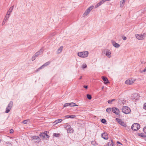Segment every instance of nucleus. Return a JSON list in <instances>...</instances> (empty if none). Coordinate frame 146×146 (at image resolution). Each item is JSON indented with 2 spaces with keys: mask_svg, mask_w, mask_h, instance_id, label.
Masks as SVG:
<instances>
[{
  "mask_svg": "<svg viewBox=\"0 0 146 146\" xmlns=\"http://www.w3.org/2000/svg\"><path fill=\"white\" fill-rule=\"evenodd\" d=\"M117 143H119V144H121V145H122L121 143L120 142H119V141H117Z\"/></svg>",
  "mask_w": 146,
  "mask_h": 146,
  "instance_id": "obj_48",
  "label": "nucleus"
},
{
  "mask_svg": "<svg viewBox=\"0 0 146 146\" xmlns=\"http://www.w3.org/2000/svg\"><path fill=\"white\" fill-rule=\"evenodd\" d=\"M115 121L120 125L124 127H126L127 126L125 122L119 119L116 118Z\"/></svg>",
  "mask_w": 146,
  "mask_h": 146,
  "instance_id": "obj_6",
  "label": "nucleus"
},
{
  "mask_svg": "<svg viewBox=\"0 0 146 146\" xmlns=\"http://www.w3.org/2000/svg\"><path fill=\"white\" fill-rule=\"evenodd\" d=\"M14 132V130L13 129H11L10 131V133H13Z\"/></svg>",
  "mask_w": 146,
  "mask_h": 146,
  "instance_id": "obj_43",
  "label": "nucleus"
},
{
  "mask_svg": "<svg viewBox=\"0 0 146 146\" xmlns=\"http://www.w3.org/2000/svg\"><path fill=\"white\" fill-rule=\"evenodd\" d=\"M101 137L107 140L108 139V137L107 133H104L101 134Z\"/></svg>",
  "mask_w": 146,
  "mask_h": 146,
  "instance_id": "obj_14",
  "label": "nucleus"
},
{
  "mask_svg": "<svg viewBox=\"0 0 146 146\" xmlns=\"http://www.w3.org/2000/svg\"><path fill=\"white\" fill-rule=\"evenodd\" d=\"M140 72L141 73H143V72H144L146 71V67L144 68V69L143 70H140Z\"/></svg>",
  "mask_w": 146,
  "mask_h": 146,
  "instance_id": "obj_35",
  "label": "nucleus"
},
{
  "mask_svg": "<svg viewBox=\"0 0 146 146\" xmlns=\"http://www.w3.org/2000/svg\"><path fill=\"white\" fill-rule=\"evenodd\" d=\"M145 35L146 34L145 33L141 35L137 34L135 35V36L137 39L139 40H142L144 39Z\"/></svg>",
  "mask_w": 146,
  "mask_h": 146,
  "instance_id": "obj_5",
  "label": "nucleus"
},
{
  "mask_svg": "<svg viewBox=\"0 0 146 146\" xmlns=\"http://www.w3.org/2000/svg\"><path fill=\"white\" fill-rule=\"evenodd\" d=\"M94 7L93 6H91L83 14V16L84 17L87 16L89 13L90 11H91L93 8Z\"/></svg>",
  "mask_w": 146,
  "mask_h": 146,
  "instance_id": "obj_4",
  "label": "nucleus"
},
{
  "mask_svg": "<svg viewBox=\"0 0 146 146\" xmlns=\"http://www.w3.org/2000/svg\"><path fill=\"white\" fill-rule=\"evenodd\" d=\"M9 108H9L7 107V108H6L5 112L6 113H9L10 111V110L11 109H9Z\"/></svg>",
  "mask_w": 146,
  "mask_h": 146,
  "instance_id": "obj_31",
  "label": "nucleus"
},
{
  "mask_svg": "<svg viewBox=\"0 0 146 146\" xmlns=\"http://www.w3.org/2000/svg\"><path fill=\"white\" fill-rule=\"evenodd\" d=\"M108 102L109 104H111L112 102L111 101V100H108Z\"/></svg>",
  "mask_w": 146,
  "mask_h": 146,
  "instance_id": "obj_44",
  "label": "nucleus"
},
{
  "mask_svg": "<svg viewBox=\"0 0 146 146\" xmlns=\"http://www.w3.org/2000/svg\"><path fill=\"white\" fill-rule=\"evenodd\" d=\"M127 39V38L125 36H124L123 38V39L124 40H126Z\"/></svg>",
  "mask_w": 146,
  "mask_h": 146,
  "instance_id": "obj_46",
  "label": "nucleus"
},
{
  "mask_svg": "<svg viewBox=\"0 0 146 146\" xmlns=\"http://www.w3.org/2000/svg\"><path fill=\"white\" fill-rule=\"evenodd\" d=\"M39 136L43 138H45V136H46L47 138H48L49 137V136L47 135L46 133H45V132L43 133H41L39 135Z\"/></svg>",
  "mask_w": 146,
  "mask_h": 146,
  "instance_id": "obj_12",
  "label": "nucleus"
},
{
  "mask_svg": "<svg viewBox=\"0 0 146 146\" xmlns=\"http://www.w3.org/2000/svg\"><path fill=\"white\" fill-rule=\"evenodd\" d=\"M6 143L7 144H8L9 143H10L9 142H6Z\"/></svg>",
  "mask_w": 146,
  "mask_h": 146,
  "instance_id": "obj_49",
  "label": "nucleus"
},
{
  "mask_svg": "<svg viewBox=\"0 0 146 146\" xmlns=\"http://www.w3.org/2000/svg\"><path fill=\"white\" fill-rule=\"evenodd\" d=\"M69 106L71 107L78 106L75 103L73 102L69 103Z\"/></svg>",
  "mask_w": 146,
  "mask_h": 146,
  "instance_id": "obj_23",
  "label": "nucleus"
},
{
  "mask_svg": "<svg viewBox=\"0 0 146 146\" xmlns=\"http://www.w3.org/2000/svg\"><path fill=\"white\" fill-rule=\"evenodd\" d=\"M103 88H104V86H103V87H102V89Z\"/></svg>",
  "mask_w": 146,
  "mask_h": 146,
  "instance_id": "obj_52",
  "label": "nucleus"
},
{
  "mask_svg": "<svg viewBox=\"0 0 146 146\" xmlns=\"http://www.w3.org/2000/svg\"><path fill=\"white\" fill-rule=\"evenodd\" d=\"M111 142H109L108 144V146H113V142L112 140L110 141Z\"/></svg>",
  "mask_w": 146,
  "mask_h": 146,
  "instance_id": "obj_28",
  "label": "nucleus"
},
{
  "mask_svg": "<svg viewBox=\"0 0 146 146\" xmlns=\"http://www.w3.org/2000/svg\"><path fill=\"white\" fill-rule=\"evenodd\" d=\"M70 125L68 123H67L65 124L64 125V128L67 129L68 128Z\"/></svg>",
  "mask_w": 146,
  "mask_h": 146,
  "instance_id": "obj_26",
  "label": "nucleus"
},
{
  "mask_svg": "<svg viewBox=\"0 0 146 146\" xmlns=\"http://www.w3.org/2000/svg\"><path fill=\"white\" fill-rule=\"evenodd\" d=\"M6 22V19H4V21L2 23V25H4Z\"/></svg>",
  "mask_w": 146,
  "mask_h": 146,
  "instance_id": "obj_39",
  "label": "nucleus"
},
{
  "mask_svg": "<svg viewBox=\"0 0 146 146\" xmlns=\"http://www.w3.org/2000/svg\"><path fill=\"white\" fill-rule=\"evenodd\" d=\"M9 13V11H8L7 13Z\"/></svg>",
  "mask_w": 146,
  "mask_h": 146,
  "instance_id": "obj_53",
  "label": "nucleus"
},
{
  "mask_svg": "<svg viewBox=\"0 0 146 146\" xmlns=\"http://www.w3.org/2000/svg\"><path fill=\"white\" fill-rule=\"evenodd\" d=\"M111 42L113 46L116 48H118L120 46L119 44L116 43L114 40H112Z\"/></svg>",
  "mask_w": 146,
  "mask_h": 146,
  "instance_id": "obj_15",
  "label": "nucleus"
},
{
  "mask_svg": "<svg viewBox=\"0 0 146 146\" xmlns=\"http://www.w3.org/2000/svg\"><path fill=\"white\" fill-rule=\"evenodd\" d=\"M87 98L89 100H91L92 99V96L91 95L89 94L87 95Z\"/></svg>",
  "mask_w": 146,
  "mask_h": 146,
  "instance_id": "obj_32",
  "label": "nucleus"
},
{
  "mask_svg": "<svg viewBox=\"0 0 146 146\" xmlns=\"http://www.w3.org/2000/svg\"><path fill=\"white\" fill-rule=\"evenodd\" d=\"M43 51V48H42L35 54V56H36V57L38 56L40 53H42Z\"/></svg>",
  "mask_w": 146,
  "mask_h": 146,
  "instance_id": "obj_13",
  "label": "nucleus"
},
{
  "mask_svg": "<svg viewBox=\"0 0 146 146\" xmlns=\"http://www.w3.org/2000/svg\"><path fill=\"white\" fill-rule=\"evenodd\" d=\"M30 122V120L27 119L23 121V123L24 124H27L28 122Z\"/></svg>",
  "mask_w": 146,
  "mask_h": 146,
  "instance_id": "obj_27",
  "label": "nucleus"
},
{
  "mask_svg": "<svg viewBox=\"0 0 146 146\" xmlns=\"http://www.w3.org/2000/svg\"><path fill=\"white\" fill-rule=\"evenodd\" d=\"M103 3H104L103 2L102 0L100 1L96 5H95V8H97L98 7L100 6Z\"/></svg>",
  "mask_w": 146,
  "mask_h": 146,
  "instance_id": "obj_20",
  "label": "nucleus"
},
{
  "mask_svg": "<svg viewBox=\"0 0 146 146\" xmlns=\"http://www.w3.org/2000/svg\"><path fill=\"white\" fill-rule=\"evenodd\" d=\"M101 122L103 123H105L106 122V119H102L101 120Z\"/></svg>",
  "mask_w": 146,
  "mask_h": 146,
  "instance_id": "obj_36",
  "label": "nucleus"
},
{
  "mask_svg": "<svg viewBox=\"0 0 146 146\" xmlns=\"http://www.w3.org/2000/svg\"><path fill=\"white\" fill-rule=\"evenodd\" d=\"M139 96L138 94L136 93H134L132 94L131 98L133 101H135L137 100L138 99Z\"/></svg>",
  "mask_w": 146,
  "mask_h": 146,
  "instance_id": "obj_8",
  "label": "nucleus"
},
{
  "mask_svg": "<svg viewBox=\"0 0 146 146\" xmlns=\"http://www.w3.org/2000/svg\"><path fill=\"white\" fill-rule=\"evenodd\" d=\"M36 57V56H35V55L34 56H33L31 59L32 61H33L35 60Z\"/></svg>",
  "mask_w": 146,
  "mask_h": 146,
  "instance_id": "obj_37",
  "label": "nucleus"
},
{
  "mask_svg": "<svg viewBox=\"0 0 146 146\" xmlns=\"http://www.w3.org/2000/svg\"><path fill=\"white\" fill-rule=\"evenodd\" d=\"M134 81L132 79H129L125 81V83L126 84L130 85L133 83Z\"/></svg>",
  "mask_w": 146,
  "mask_h": 146,
  "instance_id": "obj_10",
  "label": "nucleus"
},
{
  "mask_svg": "<svg viewBox=\"0 0 146 146\" xmlns=\"http://www.w3.org/2000/svg\"><path fill=\"white\" fill-rule=\"evenodd\" d=\"M50 62H48L45 63L44 64H43L39 68H38V70L41 69L43 68L44 67L50 64Z\"/></svg>",
  "mask_w": 146,
  "mask_h": 146,
  "instance_id": "obj_16",
  "label": "nucleus"
},
{
  "mask_svg": "<svg viewBox=\"0 0 146 146\" xmlns=\"http://www.w3.org/2000/svg\"><path fill=\"white\" fill-rule=\"evenodd\" d=\"M122 112L125 114H128L131 111L130 109L127 106H124L122 108Z\"/></svg>",
  "mask_w": 146,
  "mask_h": 146,
  "instance_id": "obj_2",
  "label": "nucleus"
},
{
  "mask_svg": "<svg viewBox=\"0 0 146 146\" xmlns=\"http://www.w3.org/2000/svg\"><path fill=\"white\" fill-rule=\"evenodd\" d=\"M75 117H76L75 115H66L65 117L67 118H74Z\"/></svg>",
  "mask_w": 146,
  "mask_h": 146,
  "instance_id": "obj_25",
  "label": "nucleus"
},
{
  "mask_svg": "<svg viewBox=\"0 0 146 146\" xmlns=\"http://www.w3.org/2000/svg\"><path fill=\"white\" fill-rule=\"evenodd\" d=\"M83 87L86 89H87L88 88V86H83Z\"/></svg>",
  "mask_w": 146,
  "mask_h": 146,
  "instance_id": "obj_47",
  "label": "nucleus"
},
{
  "mask_svg": "<svg viewBox=\"0 0 146 146\" xmlns=\"http://www.w3.org/2000/svg\"><path fill=\"white\" fill-rule=\"evenodd\" d=\"M104 52H106V55L109 58H110L111 57V52L108 49H106Z\"/></svg>",
  "mask_w": 146,
  "mask_h": 146,
  "instance_id": "obj_11",
  "label": "nucleus"
},
{
  "mask_svg": "<svg viewBox=\"0 0 146 146\" xmlns=\"http://www.w3.org/2000/svg\"><path fill=\"white\" fill-rule=\"evenodd\" d=\"M143 108L144 109L146 110V103L144 104Z\"/></svg>",
  "mask_w": 146,
  "mask_h": 146,
  "instance_id": "obj_42",
  "label": "nucleus"
},
{
  "mask_svg": "<svg viewBox=\"0 0 146 146\" xmlns=\"http://www.w3.org/2000/svg\"><path fill=\"white\" fill-rule=\"evenodd\" d=\"M13 102L12 101H10L9 103V104L8 106L7 107L9 108V109H11V108H12L13 105Z\"/></svg>",
  "mask_w": 146,
  "mask_h": 146,
  "instance_id": "obj_22",
  "label": "nucleus"
},
{
  "mask_svg": "<svg viewBox=\"0 0 146 146\" xmlns=\"http://www.w3.org/2000/svg\"><path fill=\"white\" fill-rule=\"evenodd\" d=\"M88 51H83L78 52V55L81 57L85 58L88 56Z\"/></svg>",
  "mask_w": 146,
  "mask_h": 146,
  "instance_id": "obj_1",
  "label": "nucleus"
},
{
  "mask_svg": "<svg viewBox=\"0 0 146 146\" xmlns=\"http://www.w3.org/2000/svg\"><path fill=\"white\" fill-rule=\"evenodd\" d=\"M139 135L141 137H144V135L143 133H141V134Z\"/></svg>",
  "mask_w": 146,
  "mask_h": 146,
  "instance_id": "obj_45",
  "label": "nucleus"
},
{
  "mask_svg": "<svg viewBox=\"0 0 146 146\" xmlns=\"http://www.w3.org/2000/svg\"><path fill=\"white\" fill-rule=\"evenodd\" d=\"M112 111L117 115H119V114L120 111L119 110L116 108L113 107L112 108Z\"/></svg>",
  "mask_w": 146,
  "mask_h": 146,
  "instance_id": "obj_9",
  "label": "nucleus"
},
{
  "mask_svg": "<svg viewBox=\"0 0 146 146\" xmlns=\"http://www.w3.org/2000/svg\"><path fill=\"white\" fill-rule=\"evenodd\" d=\"M62 48H63V46H61L60 47V48H59L58 49L57 51V53L58 54H59V53H60L62 51Z\"/></svg>",
  "mask_w": 146,
  "mask_h": 146,
  "instance_id": "obj_24",
  "label": "nucleus"
},
{
  "mask_svg": "<svg viewBox=\"0 0 146 146\" xmlns=\"http://www.w3.org/2000/svg\"><path fill=\"white\" fill-rule=\"evenodd\" d=\"M102 78L103 80L104 81L105 84H106L108 83V80L107 77L104 76H102Z\"/></svg>",
  "mask_w": 146,
  "mask_h": 146,
  "instance_id": "obj_19",
  "label": "nucleus"
},
{
  "mask_svg": "<svg viewBox=\"0 0 146 146\" xmlns=\"http://www.w3.org/2000/svg\"><path fill=\"white\" fill-rule=\"evenodd\" d=\"M62 121V119H60L56 120L55 121H54L53 123L54 125H56L58 123H60Z\"/></svg>",
  "mask_w": 146,
  "mask_h": 146,
  "instance_id": "obj_21",
  "label": "nucleus"
},
{
  "mask_svg": "<svg viewBox=\"0 0 146 146\" xmlns=\"http://www.w3.org/2000/svg\"><path fill=\"white\" fill-rule=\"evenodd\" d=\"M140 126L137 123H134L133 124L131 127V129L135 131H136L139 129Z\"/></svg>",
  "mask_w": 146,
  "mask_h": 146,
  "instance_id": "obj_3",
  "label": "nucleus"
},
{
  "mask_svg": "<svg viewBox=\"0 0 146 146\" xmlns=\"http://www.w3.org/2000/svg\"><path fill=\"white\" fill-rule=\"evenodd\" d=\"M9 16L10 15H6L5 16L4 19H5L6 21L8 20L9 17Z\"/></svg>",
  "mask_w": 146,
  "mask_h": 146,
  "instance_id": "obj_38",
  "label": "nucleus"
},
{
  "mask_svg": "<svg viewBox=\"0 0 146 146\" xmlns=\"http://www.w3.org/2000/svg\"><path fill=\"white\" fill-rule=\"evenodd\" d=\"M1 140L0 139V143H1Z\"/></svg>",
  "mask_w": 146,
  "mask_h": 146,
  "instance_id": "obj_54",
  "label": "nucleus"
},
{
  "mask_svg": "<svg viewBox=\"0 0 146 146\" xmlns=\"http://www.w3.org/2000/svg\"><path fill=\"white\" fill-rule=\"evenodd\" d=\"M69 103H65L64 106V107H66L67 106H69Z\"/></svg>",
  "mask_w": 146,
  "mask_h": 146,
  "instance_id": "obj_40",
  "label": "nucleus"
},
{
  "mask_svg": "<svg viewBox=\"0 0 146 146\" xmlns=\"http://www.w3.org/2000/svg\"><path fill=\"white\" fill-rule=\"evenodd\" d=\"M31 138L33 141L35 143H38L41 140L40 138L37 136H33Z\"/></svg>",
  "mask_w": 146,
  "mask_h": 146,
  "instance_id": "obj_7",
  "label": "nucleus"
},
{
  "mask_svg": "<svg viewBox=\"0 0 146 146\" xmlns=\"http://www.w3.org/2000/svg\"><path fill=\"white\" fill-rule=\"evenodd\" d=\"M82 76H80V78H79V79H82Z\"/></svg>",
  "mask_w": 146,
  "mask_h": 146,
  "instance_id": "obj_51",
  "label": "nucleus"
},
{
  "mask_svg": "<svg viewBox=\"0 0 146 146\" xmlns=\"http://www.w3.org/2000/svg\"><path fill=\"white\" fill-rule=\"evenodd\" d=\"M115 100V99H112V100H111V101L112 102L113 101H114Z\"/></svg>",
  "mask_w": 146,
  "mask_h": 146,
  "instance_id": "obj_50",
  "label": "nucleus"
},
{
  "mask_svg": "<svg viewBox=\"0 0 146 146\" xmlns=\"http://www.w3.org/2000/svg\"><path fill=\"white\" fill-rule=\"evenodd\" d=\"M125 0H122V1H120L121 6L123 7V6L124 3H125Z\"/></svg>",
  "mask_w": 146,
  "mask_h": 146,
  "instance_id": "obj_30",
  "label": "nucleus"
},
{
  "mask_svg": "<svg viewBox=\"0 0 146 146\" xmlns=\"http://www.w3.org/2000/svg\"><path fill=\"white\" fill-rule=\"evenodd\" d=\"M14 7V6L13 5V6L11 7L9 9L8 11H9V13H7L6 15H10L11 13L12 12V11L13 10V9Z\"/></svg>",
  "mask_w": 146,
  "mask_h": 146,
  "instance_id": "obj_18",
  "label": "nucleus"
},
{
  "mask_svg": "<svg viewBox=\"0 0 146 146\" xmlns=\"http://www.w3.org/2000/svg\"><path fill=\"white\" fill-rule=\"evenodd\" d=\"M143 131L145 133H146V126L143 129Z\"/></svg>",
  "mask_w": 146,
  "mask_h": 146,
  "instance_id": "obj_41",
  "label": "nucleus"
},
{
  "mask_svg": "<svg viewBox=\"0 0 146 146\" xmlns=\"http://www.w3.org/2000/svg\"><path fill=\"white\" fill-rule=\"evenodd\" d=\"M111 108H108L106 109V111L108 113H110V112L111 111Z\"/></svg>",
  "mask_w": 146,
  "mask_h": 146,
  "instance_id": "obj_29",
  "label": "nucleus"
},
{
  "mask_svg": "<svg viewBox=\"0 0 146 146\" xmlns=\"http://www.w3.org/2000/svg\"><path fill=\"white\" fill-rule=\"evenodd\" d=\"M67 132L69 133H72L73 132L74 130L71 126H70L67 129Z\"/></svg>",
  "mask_w": 146,
  "mask_h": 146,
  "instance_id": "obj_17",
  "label": "nucleus"
},
{
  "mask_svg": "<svg viewBox=\"0 0 146 146\" xmlns=\"http://www.w3.org/2000/svg\"><path fill=\"white\" fill-rule=\"evenodd\" d=\"M60 135V134L59 133H54L53 134L54 136H55L56 137H58Z\"/></svg>",
  "mask_w": 146,
  "mask_h": 146,
  "instance_id": "obj_34",
  "label": "nucleus"
},
{
  "mask_svg": "<svg viewBox=\"0 0 146 146\" xmlns=\"http://www.w3.org/2000/svg\"><path fill=\"white\" fill-rule=\"evenodd\" d=\"M87 67V65L86 64H84L82 66V68L83 69Z\"/></svg>",
  "mask_w": 146,
  "mask_h": 146,
  "instance_id": "obj_33",
  "label": "nucleus"
}]
</instances>
